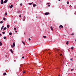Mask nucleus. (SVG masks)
<instances>
[{"instance_id":"obj_44","label":"nucleus","mask_w":76,"mask_h":76,"mask_svg":"<svg viewBox=\"0 0 76 76\" xmlns=\"http://www.w3.org/2000/svg\"><path fill=\"white\" fill-rule=\"evenodd\" d=\"M75 42H76V39L75 40Z\"/></svg>"},{"instance_id":"obj_8","label":"nucleus","mask_w":76,"mask_h":76,"mask_svg":"<svg viewBox=\"0 0 76 76\" xmlns=\"http://www.w3.org/2000/svg\"><path fill=\"white\" fill-rule=\"evenodd\" d=\"M11 52V53H13V50H12V49H10V50Z\"/></svg>"},{"instance_id":"obj_38","label":"nucleus","mask_w":76,"mask_h":76,"mask_svg":"<svg viewBox=\"0 0 76 76\" xmlns=\"http://www.w3.org/2000/svg\"><path fill=\"white\" fill-rule=\"evenodd\" d=\"M11 47L13 48V45H12L11 46Z\"/></svg>"},{"instance_id":"obj_47","label":"nucleus","mask_w":76,"mask_h":76,"mask_svg":"<svg viewBox=\"0 0 76 76\" xmlns=\"http://www.w3.org/2000/svg\"><path fill=\"white\" fill-rule=\"evenodd\" d=\"M24 18H25V16H24Z\"/></svg>"},{"instance_id":"obj_18","label":"nucleus","mask_w":76,"mask_h":76,"mask_svg":"<svg viewBox=\"0 0 76 76\" xmlns=\"http://www.w3.org/2000/svg\"><path fill=\"white\" fill-rule=\"evenodd\" d=\"M5 16H6L7 15V12H6L5 14Z\"/></svg>"},{"instance_id":"obj_26","label":"nucleus","mask_w":76,"mask_h":76,"mask_svg":"<svg viewBox=\"0 0 76 76\" xmlns=\"http://www.w3.org/2000/svg\"><path fill=\"white\" fill-rule=\"evenodd\" d=\"M25 20V17H24V19H23V21Z\"/></svg>"},{"instance_id":"obj_7","label":"nucleus","mask_w":76,"mask_h":76,"mask_svg":"<svg viewBox=\"0 0 76 76\" xmlns=\"http://www.w3.org/2000/svg\"><path fill=\"white\" fill-rule=\"evenodd\" d=\"M22 43H23V44H24V45H25V42H24L23 41H22Z\"/></svg>"},{"instance_id":"obj_10","label":"nucleus","mask_w":76,"mask_h":76,"mask_svg":"<svg viewBox=\"0 0 76 76\" xmlns=\"http://www.w3.org/2000/svg\"><path fill=\"white\" fill-rule=\"evenodd\" d=\"M4 28V26H2L1 28V30H3V29Z\"/></svg>"},{"instance_id":"obj_48","label":"nucleus","mask_w":76,"mask_h":76,"mask_svg":"<svg viewBox=\"0 0 76 76\" xmlns=\"http://www.w3.org/2000/svg\"><path fill=\"white\" fill-rule=\"evenodd\" d=\"M36 18H37V17H36Z\"/></svg>"},{"instance_id":"obj_24","label":"nucleus","mask_w":76,"mask_h":76,"mask_svg":"<svg viewBox=\"0 0 76 76\" xmlns=\"http://www.w3.org/2000/svg\"><path fill=\"white\" fill-rule=\"evenodd\" d=\"M4 39H6V37H4Z\"/></svg>"},{"instance_id":"obj_28","label":"nucleus","mask_w":76,"mask_h":76,"mask_svg":"<svg viewBox=\"0 0 76 76\" xmlns=\"http://www.w3.org/2000/svg\"><path fill=\"white\" fill-rule=\"evenodd\" d=\"M14 30H15V31H16V28H15Z\"/></svg>"},{"instance_id":"obj_27","label":"nucleus","mask_w":76,"mask_h":76,"mask_svg":"<svg viewBox=\"0 0 76 76\" xmlns=\"http://www.w3.org/2000/svg\"><path fill=\"white\" fill-rule=\"evenodd\" d=\"M20 6H22V3H21V4H20Z\"/></svg>"},{"instance_id":"obj_43","label":"nucleus","mask_w":76,"mask_h":76,"mask_svg":"<svg viewBox=\"0 0 76 76\" xmlns=\"http://www.w3.org/2000/svg\"><path fill=\"white\" fill-rule=\"evenodd\" d=\"M9 8L10 7V5H9Z\"/></svg>"},{"instance_id":"obj_5","label":"nucleus","mask_w":76,"mask_h":76,"mask_svg":"<svg viewBox=\"0 0 76 76\" xmlns=\"http://www.w3.org/2000/svg\"><path fill=\"white\" fill-rule=\"evenodd\" d=\"M33 7H35V6H36V4H34L33 5Z\"/></svg>"},{"instance_id":"obj_9","label":"nucleus","mask_w":76,"mask_h":76,"mask_svg":"<svg viewBox=\"0 0 76 76\" xmlns=\"http://www.w3.org/2000/svg\"><path fill=\"white\" fill-rule=\"evenodd\" d=\"M50 29L52 31H53V27H50Z\"/></svg>"},{"instance_id":"obj_35","label":"nucleus","mask_w":76,"mask_h":76,"mask_svg":"<svg viewBox=\"0 0 76 76\" xmlns=\"http://www.w3.org/2000/svg\"><path fill=\"white\" fill-rule=\"evenodd\" d=\"M70 60H71V61H72V60H73V59H71Z\"/></svg>"},{"instance_id":"obj_41","label":"nucleus","mask_w":76,"mask_h":76,"mask_svg":"<svg viewBox=\"0 0 76 76\" xmlns=\"http://www.w3.org/2000/svg\"><path fill=\"white\" fill-rule=\"evenodd\" d=\"M49 4V3H47V4H48H48Z\"/></svg>"},{"instance_id":"obj_3","label":"nucleus","mask_w":76,"mask_h":76,"mask_svg":"<svg viewBox=\"0 0 76 76\" xmlns=\"http://www.w3.org/2000/svg\"><path fill=\"white\" fill-rule=\"evenodd\" d=\"M59 27L60 28H63V26L62 25H61L59 26Z\"/></svg>"},{"instance_id":"obj_31","label":"nucleus","mask_w":76,"mask_h":76,"mask_svg":"<svg viewBox=\"0 0 76 76\" xmlns=\"http://www.w3.org/2000/svg\"><path fill=\"white\" fill-rule=\"evenodd\" d=\"M28 40H29V41H31V39L28 38Z\"/></svg>"},{"instance_id":"obj_2","label":"nucleus","mask_w":76,"mask_h":76,"mask_svg":"<svg viewBox=\"0 0 76 76\" xmlns=\"http://www.w3.org/2000/svg\"><path fill=\"white\" fill-rule=\"evenodd\" d=\"M7 2V0H5L4 1V3H6Z\"/></svg>"},{"instance_id":"obj_12","label":"nucleus","mask_w":76,"mask_h":76,"mask_svg":"<svg viewBox=\"0 0 76 76\" xmlns=\"http://www.w3.org/2000/svg\"><path fill=\"white\" fill-rule=\"evenodd\" d=\"M7 29V28L6 27H4V28L3 29L4 30H6Z\"/></svg>"},{"instance_id":"obj_13","label":"nucleus","mask_w":76,"mask_h":76,"mask_svg":"<svg viewBox=\"0 0 76 76\" xmlns=\"http://www.w3.org/2000/svg\"><path fill=\"white\" fill-rule=\"evenodd\" d=\"M12 7H13V5H11L10 7V8H12Z\"/></svg>"},{"instance_id":"obj_16","label":"nucleus","mask_w":76,"mask_h":76,"mask_svg":"<svg viewBox=\"0 0 76 76\" xmlns=\"http://www.w3.org/2000/svg\"><path fill=\"white\" fill-rule=\"evenodd\" d=\"M43 38H47V37L45 36H43Z\"/></svg>"},{"instance_id":"obj_29","label":"nucleus","mask_w":76,"mask_h":76,"mask_svg":"<svg viewBox=\"0 0 76 76\" xmlns=\"http://www.w3.org/2000/svg\"><path fill=\"white\" fill-rule=\"evenodd\" d=\"M2 34H5V32H2Z\"/></svg>"},{"instance_id":"obj_46","label":"nucleus","mask_w":76,"mask_h":76,"mask_svg":"<svg viewBox=\"0 0 76 76\" xmlns=\"http://www.w3.org/2000/svg\"><path fill=\"white\" fill-rule=\"evenodd\" d=\"M58 1H60V0H58Z\"/></svg>"},{"instance_id":"obj_42","label":"nucleus","mask_w":76,"mask_h":76,"mask_svg":"<svg viewBox=\"0 0 76 76\" xmlns=\"http://www.w3.org/2000/svg\"><path fill=\"white\" fill-rule=\"evenodd\" d=\"M0 36H1V34H0Z\"/></svg>"},{"instance_id":"obj_45","label":"nucleus","mask_w":76,"mask_h":76,"mask_svg":"<svg viewBox=\"0 0 76 76\" xmlns=\"http://www.w3.org/2000/svg\"><path fill=\"white\" fill-rule=\"evenodd\" d=\"M58 76H60V75H59Z\"/></svg>"},{"instance_id":"obj_33","label":"nucleus","mask_w":76,"mask_h":76,"mask_svg":"<svg viewBox=\"0 0 76 76\" xmlns=\"http://www.w3.org/2000/svg\"><path fill=\"white\" fill-rule=\"evenodd\" d=\"M21 16H22V15H19V17H21Z\"/></svg>"},{"instance_id":"obj_11","label":"nucleus","mask_w":76,"mask_h":76,"mask_svg":"<svg viewBox=\"0 0 76 76\" xmlns=\"http://www.w3.org/2000/svg\"><path fill=\"white\" fill-rule=\"evenodd\" d=\"M6 75H7V74H6V73H4L3 74V75H4V76Z\"/></svg>"},{"instance_id":"obj_19","label":"nucleus","mask_w":76,"mask_h":76,"mask_svg":"<svg viewBox=\"0 0 76 76\" xmlns=\"http://www.w3.org/2000/svg\"><path fill=\"white\" fill-rule=\"evenodd\" d=\"M2 45V43H1V42H0V46H1Z\"/></svg>"},{"instance_id":"obj_34","label":"nucleus","mask_w":76,"mask_h":76,"mask_svg":"<svg viewBox=\"0 0 76 76\" xmlns=\"http://www.w3.org/2000/svg\"><path fill=\"white\" fill-rule=\"evenodd\" d=\"M25 57H24L23 56V57H22V58H24Z\"/></svg>"},{"instance_id":"obj_1","label":"nucleus","mask_w":76,"mask_h":76,"mask_svg":"<svg viewBox=\"0 0 76 76\" xmlns=\"http://www.w3.org/2000/svg\"><path fill=\"white\" fill-rule=\"evenodd\" d=\"M49 12H45V15H49Z\"/></svg>"},{"instance_id":"obj_37","label":"nucleus","mask_w":76,"mask_h":76,"mask_svg":"<svg viewBox=\"0 0 76 76\" xmlns=\"http://www.w3.org/2000/svg\"><path fill=\"white\" fill-rule=\"evenodd\" d=\"M48 7H50V5H48Z\"/></svg>"},{"instance_id":"obj_4","label":"nucleus","mask_w":76,"mask_h":76,"mask_svg":"<svg viewBox=\"0 0 76 76\" xmlns=\"http://www.w3.org/2000/svg\"><path fill=\"white\" fill-rule=\"evenodd\" d=\"M4 3V2L3 1V0H1V4H3Z\"/></svg>"},{"instance_id":"obj_22","label":"nucleus","mask_w":76,"mask_h":76,"mask_svg":"<svg viewBox=\"0 0 76 76\" xmlns=\"http://www.w3.org/2000/svg\"><path fill=\"white\" fill-rule=\"evenodd\" d=\"M7 28H9V25H7Z\"/></svg>"},{"instance_id":"obj_14","label":"nucleus","mask_w":76,"mask_h":76,"mask_svg":"<svg viewBox=\"0 0 76 76\" xmlns=\"http://www.w3.org/2000/svg\"><path fill=\"white\" fill-rule=\"evenodd\" d=\"M66 44H67V45H68V44H69V41L66 42Z\"/></svg>"},{"instance_id":"obj_15","label":"nucleus","mask_w":76,"mask_h":76,"mask_svg":"<svg viewBox=\"0 0 76 76\" xmlns=\"http://www.w3.org/2000/svg\"><path fill=\"white\" fill-rule=\"evenodd\" d=\"M9 34L10 35H12V33L11 32L9 33Z\"/></svg>"},{"instance_id":"obj_6","label":"nucleus","mask_w":76,"mask_h":76,"mask_svg":"<svg viewBox=\"0 0 76 76\" xmlns=\"http://www.w3.org/2000/svg\"><path fill=\"white\" fill-rule=\"evenodd\" d=\"M15 43H13V47H15Z\"/></svg>"},{"instance_id":"obj_23","label":"nucleus","mask_w":76,"mask_h":76,"mask_svg":"<svg viewBox=\"0 0 76 76\" xmlns=\"http://www.w3.org/2000/svg\"><path fill=\"white\" fill-rule=\"evenodd\" d=\"M3 20H6V19L4 18Z\"/></svg>"},{"instance_id":"obj_17","label":"nucleus","mask_w":76,"mask_h":76,"mask_svg":"<svg viewBox=\"0 0 76 76\" xmlns=\"http://www.w3.org/2000/svg\"><path fill=\"white\" fill-rule=\"evenodd\" d=\"M28 4H29V5H31V4H32V3H28Z\"/></svg>"},{"instance_id":"obj_30","label":"nucleus","mask_w":76,"mask_h":76,"mask_svg":"<svg viewBox=\"0 0 76 76\" xmlns=\"http://www.w3.org/2000/svg\"><path fill=\"white\" fill-rule=\"evenodd\" d=\"M71 35H74V34L72 33V34H71Z\"/></svg>"},{"instance_id":"obj_21","label":"nucleus","mask_w":76,"mask_h":76,"mask_svg":"<svg viewBox=\"0 0 76 76\" xmlns=\"http://www.w3.org/2000/svg\"><path fill=\"white\" fill-rule=\"evenodd\" d=\"M73 48H74L73 47H71V50H73Z\"/></svg>"},{"instance_id":"obj_36","label":"nucleus","mask_w":76,"mask_h":76,"mask_svg":"<svg viewBox=\"0 0 76 76\" xmlns=\"http://www.w3.org/2000/svg\"><path fill=\"white\" fill-rule=\"evenodd\" d=\"M60 56H62V54H60Z\"/></svg>"},{"instance_id":"obj_39","label":"nucleus","mask_w":76,"mask_h":76,"mask_svg":"<svg viewBox=\"0 0 76 76\" xmlns=\"http://www.w3.org/2000/svg\"><path fill=\"white\" fill-rule=\"evenodd\" d=\"M15 33L17 32V31H15Z\"/></svg>"},{"instance_id":"obj_20","label":"nucleus","mask_w":76,"mask_h":76,"mask_svg":"<svg viewBox=\"0 0 76 76\" xmlns=\"http://www.w3.org/2000/svg\"><path fill=\"white\" fill-rule=\"evenodd\" d=\"M25 72H26L25 71H24L23 72V74H25Z\"/></svg>"},{"instance_id":"obj_40","label":"nucleus","mask_w":76,"mask_h":76,"mask_svg":"<svg viewBox=\"0 0 76 76\" xmlns=\"http://www.w3.org/2000/svg\"><path fill=\"white\" fill-rule=\"evenodd\" d=\"M71 70V71H72V70H73V69H72Z\"/></svg>"},{"instance_id":"obj_32","label":"nucleus","mask_w":76,"mask_h":76,"mask_svg":"<svg viewBox=\"0 0 76 76\" xmlns=\"http://www.w3.org/2000/svg\"><path fill=\"white\" fill-rule=\"evenodd\" d=\"M67 4H69V2H67Z\"/></svg>"},{"instance_id":"obj_25","label":"nucleus","mask_w":76,"mask_h":76,"mask_svg":"<svg viewBox=\"0 0 76 76\" xmlns=\"http://www.w3.org/2000/svg\"><path fill=\"white\" fill-rule=\"evenodd\" d=\"M3 21H1L0 22V23H3Z\"/></svg>"}]
</instances>
